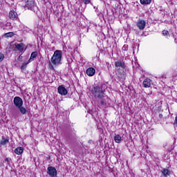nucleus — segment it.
Here are the masks:
<instances>
[{
  "label": "nucleus",
  "mask_w": 177,
  "mask_h": 177,
  "mask_svg": "<svg viewBox=\"0 0 177 177\" xmlns=\"http://www.w3.org/2000/svg\"><path fill=\"white\" fill-rule=\"evenodd\" d=\"M62 64V50H56L49 62L50 70H55V66Z\"/></svg>",
  "instance_id": "nucleus-1"
},
{
  "label": "nucleus",
  "mask_w": 177,
  "mask_h": 177,
  "mask_svg": "<svg viewBox=\"0 0 177 177\" xmlns=\"http://www.w3.org/2000/svg\"><path fill=\"white\" fill-rule=\"evenodd\" d=\"M91 93L94 95V97H96L97 99H103V97H104L103 89L98 86H93Z\"/></svg>",
  "instance_id": "nucleus-2"
},
{
  "label": "nucleus",
  "mask_w": 177,
  "mask_h": 177,
  "mask_svg": "<svg viewBox=\"0 0 177 177\" xmlns=\"http://www.w3.org/2000/svg\"><path fill=\"white\" fill-rule=\"evenodd\" d=\"M13 103L15 107H17V109H19V107H21V106H23V99H21V97L19 96H16L14 97Z\"/></svg>",
  "instance_id": "nucleus-3"
},
{
  "label": "nucleus",
  "mask_w": 177,
  "mask_h": 177,
  "mask_svg": "<svg viewBox=\"0 0 177 177\" xmlns=\"http://www.w3.org/2000/svg\"><path fill=\"white\" fill-rule=\"evenodd\" d=\"M47 169H48L47 174L50 176H53V177L57 176V171L56 170V168L51 166V167H48Z\"/></svg>",
  "instance_id": "nucleus-4"
},
{
  "label": "nucleus",
  "mask_w": 177,
  "mask_h": 177,
  "mask_svg": "<svg viewBox=\"0 0 177 177\" xmlns=\"http://www.w3.org/2000/svg\"><path fill=\"white\" fill-rule=\"evenodd\" d=\"M57 91L58 93H59V95L62 96H66V95H67L68 93V91H67V88H66V87H64L63 85L59 86L57 88Z\"/></svg>",
  "instance_id": "nucleus-5"
},
{
  "label": "nucleus",
  "mask_w": 177,
  "mask_h": 177,
  "mask_svg": "<svg viewBox=\"0 0 177 177\" xmlns=\"http://www.w3.org/2000/svg\"><path fill=\"white\" fill-rule=\"evenodd\" d=\"M137 27L139 28V30H145V27H146V21L143 19L138 20L137 22Z\"/></svg>",
  "instance_id": "nucleus-6"
},
{
  "label": "nucleus",
  "mask_w": 177,
  "mask_h": 177,
  "mask_svg": "<svg viewBox=\"0 0 177 177\" xmlns=\"http://www.w3.org/2000/svg\"><path fill=\"white\" fill-rule=\"evenodd\" d=\"M35 7V2L34 0H27L26 8L28 9H30V10H32Z\"/></svg>",
  "instance_id": "nucleus-7"
},
{
  "label": "nucleus",
  "mask_w": 177,
  "mask_h": 177,
  "mask_svg": "<svg viewBox=\"0 0 177 177\" xmlns=\"http://www.w3.org/2000/svg\"><path fill=\"white\" fill-rule=\"evenodd\" d=\"M151 84H153V81L149 78L145 79L142 82L144 88H150V86H151Z\"/></svg>",
  "instance_id": "nucleus-8"
},
{
  "label": "nucleus",
  "mask_w": 177,
  "mask_h": 177,
  "mask_svg": "<svg viewBox=\"0 0 177 177\" xmlns=\"http://www.w3.org/2000/svg\"><path fill=\"white\" fill-rule=\"evenodd\" d=\"M96 73V70L94 68L90 67L87 68L86 71V74L88 75V77H93Z\"/></svg>",
  "instance_id": "nucleus-9"
},
{
  "label": "nucleus",
  "mask_w": 177,
  "mask_h": 177,
  "mask_svg": "<svg viewBox=\"0 0 177 177\" xmlns=\"http://www.w3.org/2000/svg\"><path fill=\"white\" fill-rule=\"evenodd\" d=\"M15 48L17 49V50H19V52H23V50H24V46H26V45H24V43H15Z\"/></svg>",
  "instance_id": "nucleus-10"
},
{
  "label": "nucleus",
  "mask_w": 177,
  "mask_h": 177,
  "mask_svg": "<svg viewBox=\"0 0 177 177\" xmlns=\"http://www.w3.org/2000/svg\"><path fill=\"white\" fill-rule=\"evenodd\" d=\"M9 17L11 20H17L19 16L17 15V12H15L14 10H11L9 12Z\"/></svg>",
  "instance_id": "nucleus-11"
},
{
  "label": "nucleus",
  "mask_w": 177,
  "mask_h": 177,
  "mask_svg": "<svg viewBox=\"0 0 177 177\" xmlns=\"http://www.w3.org/2000/svg\"><path fill=\"white\" fill-rule=\"evenodd\" d=\"M8 143H9V137L5 138L2 136L0 140V146H6Z\"/></svg>",
  "instance_id": "nucleus-12"
},
{
  "label": "nucleus",
  "mask_w": 177,
  "mask_h": 177,
  "mask_svg": "<svg viewBox=\"0 0 177 177\" xmlns=\"http://www.w3.org/2000/svg\"><path fill=\"white\" fill-rule=\"evenodd\" d=\"M10 113L13 117L15 118L19 115V110L16 109L15 107H13L10 109Z\"/></svg>",
  "instance_id": "nucleus-13"
},
{
  "label": "nucleus",
  "mask_w": 177,
  "mask_h": 177,
  "mask_svg": "<svg viewBox=\"0 0 177 177\" xmlns=\"http://www.w3.org/2000/svg\"><path fill=\"white\" fill-rule=\"evenodd\" d=\"M115 67H121L122 68H126L127 66H125V64L121 61H118L115 62Z\"/></svg>",
  "instance_id": "nucleus-14"
},
{
  "label": "nucleus",
  "mask_w": 177,
  "mask_h": 177,
  "mask_svg": "<svg viewBox=\"0 0 177 177\" xmlns=\"http://www.w3.org/2000/svg\"><path fill=\"white\" fill-rule=\"evenodd\" d=\"M24 151V149L21 147H18L15 149V154H17L18 156H20V154H23Z\"/></svg>",
  "instance_id": "nucleus-15"
},
{
  "label": "nucleus",
  "mask_w": 177,
  "mask_h": 177,
  "mask_svg": "<svg viewBox=\"0 0 177 177\" xmlns=\"http://www.w3.org/2000/svg\"><path fill=\"white\" fill-rule=\"evenodd\" d=\"M37 55H38V53H37V51L32 52L30 55V59H28V63H31V62H32L34 59L37 57Z\"/></svg>",
  "instance_id": "nucleus-16"
},
{
  "label": "nucleus",
  "mask_w": 177,
  "mask_h": 177,
  "mask_svg": "<svg viewBox=\"0 0 177 177\" xmlns=\"http://www.w3.org/2000/svg\"><path fill=\"white\" fill-rule=\"evenodd\" d=\"M18 109L21 114H22V115H25V114H27V109L24 106H21L18 108Z\"/></svg>",
  "instance_id": "nucleus-17"
},
{
  "label": "nucleus",
  "mask_w": 177,
  "mask_h": 177,
  "mask_svg": "<svg viewBox=\"0 0 177 177\" xmlns=\"http://www.w3.org/2000/svg\"><path fill=\"white\" fill-rule=\"evenodd\" d=\"M162 174L164 176H169V175H170L171 174V171L169 170H168L167 169H164L162 171Z\"/></svg>",
  "instance_id": "nucleus-18"
},
{
  "label": "nucleus",
  "mask_w": 177,
  "mask_h": 177,
  "mask_svg": "<svg viewBox=\"0 0 177 177\" xmlns=\"http://www.w3.org/2000/svg\"><path fill=\"white\" fill-rule=\"evenodd\" d=\"M142 5H150L151 0H140Z\"/></svg>",
  "instance_id": "nucleus-19"
},
{
  "label": "nucleus",
  "mask_w": 177,
  "mask_h": 177,
  "mask_svg": "<svg viewBox=\"0 0 177 177\" xmlns=\"http://www.w3.org/2000/svg\"><path fill=\"white\" fill-rule=\"evenodd\" d=\"M114 140L116 143H121V137L120 135H116L115 137H114Z\"/></svg>",
  "instance_id": "nucleus-20"
},
{
  "label": "nucleus",
  "mask_w": 177,
  "mask_h": 177,
  "mask_svg": "<svg viewBox=\"0 0 177 177\" xmlns=\"http://www.w3.org/2000/svg\"><path fill=\"white\" fill-rule=\"evenodd\" d=\"M14 36H15V33H13L12 32H9L4 35V37L6 38H12V37H14Z\"/></svg>",
  "instance_id": "nucleus-21"
},
{
  "label": "nucleus",
  "mask_w": 177,
  "mask_h": 177,
  "mask_svg": "<svg viewBox=\"0 0 177 177\" xmlns=\"http://www.w3.org/2000/svg\"><path fill=\"white\" fill-rule=\"evenodd\" d=\"M28 63H30V62H28H28H24L23 64H22V66H21V70H26V68H27V64H28Z\"/></svg>",
  "instance_id": "nucleus-22"
},
{
  "label": "nucleus",
  "mask_w": 177,
  "mask_h": 177,
  "mask_svg": "<svg viewBox=\"0 0 177 177\" xmlns=\"http://www.w3.org/2000/svg\"><path fill=\"white\" fill-rule=\"evenodd\" d=\"M162 35H164L165 37H169V32H168V30H163L162 31Z\"/></svg>",
  "instance_id": "nucleus-23"
},
{
  "label": "nucleus",
  "mask_w": 177,
  "mask_h": 177,
  "mask_svg": "<svg viewBox=\"0 0 177 177\" xmlns=\"http://www.w3.org/2000/svg\"><path fill=\"white\" fill-rule=\"evenodd\" d=\"M3 59H5V55H3V54L0 53V62H2Z\"/></svg>",
  "instance_id": "nucleus-24"
},
{
  "label": "nucleus",
  "mask_w": 177,
  "mask_h": 177,
  "mask_svg": "<svg viewBox=\"0 0 177 177\" xmlns=\"http://www.w3.org/2000/svg\"><path fill=\"white\" fill-rule=\"evenodd\" d=\"M122 50H128V45L124 44L122 47Z\"/></svg>",
  "instance_id": "nucleus-25"
},
{
  "label": "nucleus",
  "mask_w": 177,
  "mask_h": 177,
  "mask_svg": "<svg viewBox=\"0 0 177 177\" xmlns=\"http://www.w3.org/2000/svg\"><path fill=\"white\" fill-rule=\"evenodd\" d=\"M83 2L85 5H88V3H91V0H83Z\"/></svg>",
  "instance_id": "nucleus-26"
},
{
  "label": "nucleus",
  "mask_w": 177,
  "mask_h": 177,
  "mask_svg": "<svg viewBox=\"0 0 177 177\" xmlns=\"http://www.w3.org/2000/svg\"><path fill=\"white\" fill-rule=\"evenodd\" d=\"M101 105L106 106V101H104V100L101 101Z\"/></svg>",
  "instance_id": "nucleus-27"
},
{
  "label": "nucleus",
  "mask_w": 177,
  "mask_h": 177,
  "mask_svg": "<svg viewBox=\"0 0 177 177\" xmlns=\"http://www.w3.org/2000/svg\"><path fill=\"white\" fill-rule=\"evenodd\" d=\"M10 160H11L10 158H6L5 159V161H7V162H9V161H10Z\"/></svg>",
  "instance_id": "nucleus-28"
},
{
  "label": "nucleus",
  "mask_w": 177,
  "mask_h": 177,
  "mask_svg": "<svg viewBox=\"0 0 177 177\" xmlns=\"http://www.w3.org/2000/svg\"><path fill=\"white\" fill-rule=\"evenodd\" d=\"M158 117H159V118H162V113H160Z\"/></svg>",
  "instance_id": "nucleus-29"
},
{
  "label": "nucleus",
  "mask_w": 177,
  "mask_h": 177,
  "mask_svg": "<svg viewBox=\"0 0 177 177\" xmlns=\"http://www.w3.org/2000/svg\"><path fill=\"white\" fill-rule=\"evenodd\" d=\"M88 142L91 144L92 143V140H89Z\"/></svg>",
  "instance_id": "nucleus-30"
},
{
  "label": "nucleus",
  "mask_w": 177,
  "mask_h": 177,
  "mask_svg": "<svg viewBox=\"0 0 177 177\" xmlns=\"http://www.w3.org/2000/svg\"><path fill=\"white\" fill-rule=\"evenodd\" d=\"M21 57H22L21 55H20V56L19 57V59H21Z\"/></svg>",
  "instance_id": "nucleus-31"
},
{
  "label": "nucleus",
  "mask_w": 177,
  "mask_h": 177,
  "mask_svg": "<svg viewBox=\"0 0 177 177\" xmlns=\"http://www.w3.org/2000/svg\"><path fill=\"white\" fill-rule=\"evenodd\" d=\"M0 167H1V163L0 162Z\"/></svg>",
  "instance_id": "nucleus-32"
}]
</instances>
